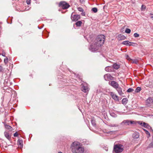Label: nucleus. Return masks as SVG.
Segmentation results:
<instances>
[{"label":"nucleus","mask_w":153,"mask_h":153,"mask_svg":"<svg viewBox=\"0 0 153 153\" xmlns=\"http://www.w3.org/2000/svg\"><path fill=\"white\" fill-rule=\"evenodd\" d=\"M109 84L113 88L116 89L119 86L118 84L114 81H111L109 82Z\"/></svg>","instance_id":"nucleus-7"},{"label":"nucleus","mask_w":153,"mask_h":153,"mask_svg":"<svg viewBox=\"0 0 153 153\" xmlns=\"http://www.w3.org/2000/svg\"><path fill=\"white\" fill-rule=\"evenodd\" d=\"M124 146L121 144L116 145L114 146V152L116 153H119L121 152L123 150Z\"/></svg>","instance_id":"nucleus-3"},{"label":"nucleus","mask_w":153,"mask_h":153,"mask_svg":"<svg viewBox=\"0 0 153 153\" xmlns=\"http://www.w3.org/2000/svg\"><path fill=\"white\" fill-rule=\"evenodd\" d=\"M58 153H62L61 152H58Z\"/></svg>","instance_id":"nucleus-50"},{"label":"nucleus","mask_w":153,"mask_h":153,"mask_svg":"<svg viewBox=\"0 0 153 153\" xmlns=\"http://www.w3.org/2000/svg\"><path fill=\"white\" fill-rule=\"evenodd\" d=\"M26 2L27 4H30V0H27Z\"/></svg>","instance_id":"nucleus-41"},{"label":"nucleus","mask_w":153,"mask_h":153,"mask_svg":"<svg viewBox=\"0 0 153 153\" xmlns=\"http://www.w3.org/2000/svg\"><path fill=\"white\" fill-rule=\"evenodd\" d=\"M81 15L82 16H85V13L84 12H82L81 13Z\"/></svg>","instance_id":"nucleus-46"},{"label":"nucleus","mask_w":153,"mask_h":153,"mask_svg":"<svg viewBox=\"0 0 153 153\" xmlns=\"http://www.w3.org/2000/svg\"><path fill=\"white\" fill-rule=\"evenodd\" d=\"M18 134L17 132H16L13 134V136L14 137H17L18 136Z\"/></svg>","instance_id":"nucleus-39"},{"label":"nucleus","mask_w":153,"mask_h":153,"mask_svg":"<svg viewBox=\"0 0 153 153\" xmlns=\"http://www.w3.org/2000/svg\"><path fill=\"white\" fill-rule=\"evenodd\" d=\"M125 57L126 59L129 61H130L131 60V59L129 57L128 55L127 54H126L125 55Z\"/></svg>","instance_id":"nucleus-32"},{"label":"nucleus","mask_w":153,"mask_h":153,"mask_svg":"<svg viewBox=\"0 0 153 153\" xmlns=\"http://www.w3.org/2000/svg\"><path fill=\"white\" fill-rule=\"evenodd\" d=\"M2 70V68L1 66L0 65V72Z\"/></svg>","instance_id":"nucleus-47"},{"label":"nucleus","mask_w":153,"mask_h":153,"mask_svg":"<svg viewBox=\"0 0 153 153\" xmlns=\"http://www.w3.org/2000/svg\"><path fill=\"white\" fill-rule=\"evenodd\" d=\"M128 101V100L126 98H124L123 99L122 102L123 104L126 105Z\"/></svg>","instance_id":"nucleus-21"},{"label":"nucleus","mask_w":153,"mask_h":153,"mask_svg":"<svg viewBox=\"0 0 153 153\" xmlns=\"http://www.w3.org/2000/svg\"><path fill=\"white\" fill-rule=\"evenodd\" d=\"M5 127L6 129L9 130L10 131H12V130L11 129L12 128V127L10 126L7 125H5Z\"/></svg>","instance_id":"nucleus-24"},{"label":"nucleus","mask_w":153,"mask_h":153,"mask_svg":"<svg viewBox=\"0 0 153 153\" xmlns=\"http://www.w3.org/2000/svg\"><path fill=\"white\" fill-rule=\"evenodd\" d=\"M150 15L152 16H151V18H153V15L151 13H150Z\"/></svg>","instance_id":"nucleus-48"},{"label":"nucleus","mask_w":153,"mask_h":153,"mask_svg":"<svg viewBox=\"0 0 153 153\" xmlns=\"http://www.w3.org/2000/svg\"><path fill=\"white\" fill-rule=\"evenodd\" d=\"M131 30L129 28H126L125 32L126 33H130L131 32Z\"/></svg>","instance_id":"nucleus-30"},{"label":"nucleus","mask_w":153,"mask_h":153,"mask_svg":"<svg viewBox=\"0 0 153 153\" xmlns=\"http://www.w3.org/2000/svg\"><path fill=\"white\" fill-rule=\"evenodd\" d=\"M153 103V100L151 97H149L146 100V105L148 106H150Z\"/></svg>","instance_id":"nucleus-10"},{"label":"nucleus","mask_w":153,"mask_h":153,"mask_svg":"<svg viewBox=\"0 0 153 153\" xmlns=\"http://www.w3.org/2000/svg\"><path fill=\"white\" fill-rule=\"evenodd\" d=\"M8 58L6 57V58L4 59V61L5 63H7L8 62Z\"/></svg>","instance_id":"nucleus-38"},{"label":"nucleus","mask_w":153,"mask_h":153,"mask_svg":"<svg viewBox=\"0 0 153 153\" xmlns=\"http://www.w3.org/2000/svg\"><path fill=\"white\" fill-rule=\"evenodd\" d=\"M1 55L3 56H5V53H1Z\"/></svg>","instance_id":"nucleus-45"},{"label":"nucleus","mask_w":153,"mask_h":153,"mask_svg":"<svg viewBox=\"0 0 153 153\" xmlns=\"http://www.w3.org/2000/svg\"><path fill=\"white\" fill-rule=\"evenodd\" d=\"M23 141L22 139L20 138L18 139L17 143L19 147L22 148L23 147Z\"/></svg>","instance_id":"nucleus-14"},{"label":"nucleus","mask_w":153,"mask_h":153,"mask_svg":"<svg viewBox=\"0 0 153 153\" xmlns=\"http://www.w3.org/2000/svg\"><path fill=\"white\" fill-rule=\"evenodd\" d=\"M135 123V121L132 120H126L123 121L122 122L120 123V125L123 126L126 125H129L130 124H134Z\"/></svg>","instance_id":"nucleus-5"},{"label":"nucleus","mask_w":153,"mask_h":153,"mask_svg":"<svg viewBox=\"0 0 153 153\" xmlns=\"http://www.w3.org/2000/svg\"><path fill=\"white\" fill-rule=\"evenodd\" d=\"M82 23V22L81 21H79L76 22L75 23V24L77 26L80 27Z\"/></svg>","instance_id":"nucleus-22"},{"label":"nucleus","mask_w":153,"mask_h":153,"mask_svg":"<svg viewBox=\"0 0 153 153\" xmlns=\"http://www.w3.org/2000/svg\"><path fill=\"white\" fill-rule=\"evenodd\" d=\"M141 90V87H137L135 91L136 92H138L140 91Z\"/></svg>","instance_id":"nucleus-27"},{"label":"nucleus","mask_w":153,"mask_h":153,"mask_svg":"<svg viewBox=\"0 0 153 153\" xmlns=\"http://www.w3.org/2000/svg\"><path fill=\"white\" fill-rule=\"evenodd\" d=\"M81 90L82 91L85 93H87L88 91V87L85 82H84L82 84Z\"/></svg>","instance_id":"nucleus-6"},{"label":"nucleus","mask_w":153,"mask_h":153,"mask_svg":"<svg viewBox=\"0 0 153 153\" xmlns=\"http://www.w3.org/2000/svg\"><path fill=\"white\" fill-rule=\"evenodd\" d=\"M134 91V90L132 88H130L127 90V91L129 93V92H132L133 91Z\"/></svg>","instance_id":"nucleus-33"},{"label":"nucleus","mask_w":153,"mask_h":153,"mask_svg":"<svg viewBox=\"0 0 153 153\" xmlns=\"http://www.w3.org/2000/svg\"><path fill=\"white\" fill-rule=\"evenodd\" d=\"M109 94L111 97L112 98L116 101H118L119 100L118 97L113 92H110Z\"/></svg>","instance_id":"nucleus-9"},{"label":"nucleus","mask_w":153,"mask_h":153,"mask_svg":"<svg viewBox=\"0 0 153 153\" xmlns=\"http://www.w3.org/2000/svg\"><path fill=\"white\" fill-rule=\"evenodd\" d=\"M105 70L107 71L110 72L112 71V68L111 66H108L105 68Z\"/></svg>","instance_id":"nucleus-18"},{"label":"nucleus","mask_w":153,"mask_h":153,"mask_svg":"<svg viewBox=\"0 0 153 153\" xmlns=\"http://www.w3.org/2000/svg\"><path fill=\"white\" fill-rule=\"evenodd\" d=\"M71 148L74 153H83L84 152V147L82 144L77 141H75L71 144Z\"/></svg>","instance_id":"nucleus-2"},{"label":"nucleus","mask_w":153,"mask_h":153,"mask_svg":"<svg viewBox=\"0 0 153 153\" xmlns=\"http://www.w3.org/2000/svg\"><path fill=\"white\" fill-rule=\"evenodd\" d=\"M144 131H145V133H146V134H148V135H149L148 137H150V133L148 131H147V130H146V129H144Z\"/></svg>","instance_id":"nucleus-34"},{"label":"nucleus","mask_w":153,"mask_h":153,"mask_svg":"<svg viewBox=\"0 0 153 153\" xmlns=\"http://www.w3.org/2000/svg\"><path fill=\"white\" fill-rule=\"evenodd\" d=\"M59 7L63 9H67L70 7L69 4L65 1H60L59 3Z\"/></svg>","instance_id":"nucleus-4"},{"label":"nucleus","mask_w":153,"mask_h":153,"mask_svg":"<svg viewBox=\"0 0 153 153\" xmlns=\"http://www.w3.org/2000/svg\"><path fill=\"white\" fill-rule=\"evenodd\" d=\"M141 7H142V9H146L145 6L143 5H142Z\"/></svg>","instance_id":"nucleus-44"},{"label":"nucleus","mask_w":153,"mask_h":153,"mask_svg":"<svg viewBox=\"0 0 153 153\" xmlns=\"http://www.w3.org/2000/svg\"><path fill=\"white\" fill-rule=\"evenodd\" d=\"M138 61L137 60H134L133 62V63H134L135 64H137V63Z\"/></svg>","instance_id":"nucleus-42"},{"label":"nucleus","mask_w":153,"mask_h":153,"mask_svg":"<svg viewBox=\"0 0 153 153\" xmlns=\"http://www.w3.org/2000/svg\"><path fill=\"white\" fill-rule=\"evenodd\" d=\"M71 18L72 21H76L80 19V16L79 15H73L72 13L71 15Z\"/></svg>","instance_id":"nucleus-8"},{"label":"nucleus","mask_w":153,"mask_h":153,"mask_svg":"<svg viewBox=\"0 0 153 153\" xmlns=\"http://www.w3.org/2000/svg\"><path fill=\"white\" fill-rule=\"evenodd\" d=\"M116 89L120 95L122 96L124 94V93L122 91V89L119 86Z\"/></svg>","instance_id":"nucleus-12"},{"label":"nucleus","mask_w":153,"mask_h":153,"mask_svg":"<svg viewBox=\"0 0 153 153\" xmlns=\"http://www.w3.org/2000/svg\"><path fill=\"white\" fill-rule=\"evenodd\" d=\"M143 123L141 121H139L138 122V124H139L140 125H142V126H143Z\"/></svg>","instance_id":"nucleus-43"},{"label":"nucleus","mask_w":153,"mask_h":153,"mask_svg":"<svg viewBox=\"0 0 153 153\" xmlns=\"http://www.w3.org/2000/svg\"><path fill=\"white\" fill-rule=\"evenodd\" d=\"M119 40H123L125 39L126 37L122 34H120L118 36Z\"/></svg>","instance_id":"nucleus-17"},{"label":"nucleus","mask_w":153,"mask_h":153,"mask_svg":"<svg viewBox=\"0 0 153 153\" xmlns=\"http://www.w3.org/2000/svg\"><path fill=\"white\" fill-rule=\"evenodd\" d=\"M131 42H129L128 41L123 42L122 43V44L123 45L129 46L131 45Z\"/></svg>","instance_id":"nucleus-15"},{"label":"nucleus","mask_w":153,"mask_h":153,"mask_svg":"<svg viewBox=\"0 0 153 153\" xmlns=\"http://www.w3.org/2000/svg\"><path fill=\"white\" fill-rule=\"evenodd\" d=\"M113 67L114 69L117 70L120 68V65L117 63H114L113 64Z\"/></svg>","instance_id":"nucleus-20"},{"label":"nucleus","mask_w":153,"mask_h":153,"mask_svg":"<svg viewBox=\"0 0 153 153\" xmlns=\"http://www.w3.org/2000/svg\"><path fill=\"white\" fill-rule=\"evenodd\" d=\"M4 134L5 137L8 140H10L11 139V135L9 133L8 131H5Z\"/></svg>","instance_id":"nucleus-13"},{"label":"nucleus","mask_w":153,"mask_h":153,"mask_svg":"<svg viewBox=\"0 0 153 153\" xmlns=\"http://www.w3.org/2000/svg\"><path fill=\"white\" fill-rule=\"evenodd\" d=\"M110 114L112 117H117V115L114 112H111Z\"/></svg>","instance_id":"nucleus-26"},{"label":"nucleus","mask_w":153,"mask_h":153,"mask_svg":"<svg viewBox=\"0 0 153 153\" xmlns=\"http://www.w3.org/2000/svg\"><path fill=\"white\" fill-rule=\"evenodd\" d=\"M153 147V139L152 142L149 144L148 146L147 147V148H150Z\"/></svg>","instance_id":"nucleus-28"},{"label":"nucleus","mask_w":153,"mask_h":153,"mask_svg":"<svg viewBox=\"0 0 153 153\" xmlns=\"http://www.w3.org/2000/svg\"><path fill=\"white\" fill-rule=\"evenodd\" d=\"M82 143H83V144L84 145H88V143H87V141L85 139H84L83 140V142Z\"/></svg>","instance_id":"nucleus-37"},{"label":"nucleus","mask_w":153,"mask_h":153,"mask_svg":"<svg viewBox=\"0 0 153 153\" xmlns=\"http://www.w3.org/2000/svg\"><path fill=\"white\" fill-rule=\"evenodd\" d=\"M134 36L135 38L138 37L139 36V34L137 33H135L134 34Z\"/></svg>","instance_id":"nucleus-35"},{"label":"nucleus","mask_w":153,"mask_h":153,"mask_svg":"<svg viewBox=\"0 0 153 153\" xmlns=\"http://www.w3.org/2000/svg\"><path fill=\"white\" fill-rule=\"evenodd\" d=\"M133 136L134 138H137L139 137V135L138 134H135L133 135Z\"/></svg>","instance_id":"nucleus-31"},{"label":"nucleus","mask_w":153,"mask_h":153,"mask_svg":"<svg viewBox=\"0 0 153 153\" xmlns=\"http://www.w3.org/2000/svg\"><path fill=\"white\" fill-rule=\"evenodd\" d=\"M105 37L103 35H98L96 37L92 44L89 47V50L92 52L97 50L104 43Z\"/></svg>","instance_id":"nucleus-1"},{"label":"nucleus","mask_w":153,"mask_h":153,"mask_svg":"<svg viewBox=\"0 0 153 153\" xmlns=\"http://www.w3.org/2000/svg\"><path fill=\"white\" fill-rule=\"evenodd\" d=\"M143 126L148 128L150 129L152 131H153L151 127L148 125V124L146 123L145 122H143Z\"/></svg>","instance_id":"nucleus-16"},{"label":"nucleus","mask_w":153,"mask_h":153,"mask_svg":"<svg viewBox=\"0 0 153 153\" xmlns=\"http://www.w3.org/2000/svg\"><path fill=\"white\" fill-rule=\"evenodd\" d=\"M91 10L94 13H97L98 11L96 7L93 8Z\"/></svg>","instance_id":"nucleus-29"},{"label":"nucleus","mask_w":153,"mask_h":153,"mask_svg":"<svg viewBox=\"0 0 153 153\" xmlns=\"http://www.w3.org/2000/svg\"><path fill=\"white\" fill-rule=\"evenodd\" d=\"M81 4H83L85 1V0H79Z\"/></svg>","instance_id":"nucleus-40"},{"label":"nucleus","mask_w":153,"mask_h":153,"mask_svg":"<svg viewBox=\"0 0 153 153\" xmlns=\"http://www.w3.org/2000/svg\"><path fill=\"white\" fill-rule=\"evenodd\" d=\"M108 126L111 127H117L119 126V125L117 124H110L108 125Z\"/></svg>","instance_id":"nucleus-23"},{"label":"nucleus","mask_w":153,"mask_h":153,"mask_svg":"<svg viewBox=\"0 0 153 153\" xmlns=\"http://www.w3.org/2000/svg\"><path fill=\"white\" fill-rule=\"evenodd\" d=\"M91 123L92 124L93 126H94L96 125L95 121L94 118L92 119L91 120Z\"/></svg>","instance_id":"nucleus-25"},{"label":"nucleus","mask_w":153,"mask_h":153,"mask_svg":"<svg viewBox=\"0 0 153 153\" xmlns=\"http://www.w3.org/2000/svg\"><path fill=\"white\" fill-rule=\"evenodd\" d=\"M104 78L106 80H111L112 79V76L109 74H107L104 75Z\"/></svg>","instance_id":"nucleus-11"},{"label":"nucleus","mask_w":153,"mask_h":153,"mask_svg":"<svg viewBox=\"0 0 153 153\" xmlns=\"http://www.w3.org/2000/svg\"><path fill=\"white\" fill-rule=\"evenodd\" d=\"M78 10L80 12H83V10L82 8L81 7H79L77 8Z\"/></svg>","instance_id":"nucleus-36"},{"label":"nucleus","mask_w":153,"mask_h":153,"mask_svg":"<svg viewBox=\"0 0 153 153\" xmlns=\"http://www.w3.org/2000/svg\"><path fill=\"white\" fill-rule=\"evenodd\" d=\"M116 131H108L107 130H105L104 132L105 133L108 134H115Z\"/></svg>","instance_id":"nucleus-19"},{"label":"nucleus","mask_w":153,"mask_h":153,"mask_svg":"<svg viewBox=\"0 0 153 153\" xmlns=\"http://www.w3.org/2000/svg\"><path fill=\"white\" fill-rule=\"evenodd\" d=\"M42 27H43V26H42V27H41V28H39V27L38 26V28H39V29H41V28Z\"/></svg>","instance_id":"nucleus-49"}]
</instances>
